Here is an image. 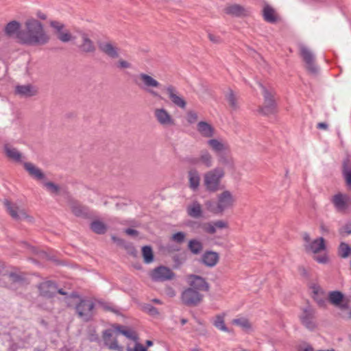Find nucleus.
I'll return each instance as SVG.
<instances>
[{
    "label": "nucleus",
    "instance_id": "nucleus-20",
    "mask_svg": "<svg viewBox=\"0 0 351 351\" xmlns=\"http://www.w3.org/2000/svg\"><path fill=\"white\" fill-rule=\"evenodd\" d=\"M82 42L78 45L79 50L83 53H94L96 51V46L94 42L88 37V34H81Z\"/></svg>",
    "mask_w": 351,
    "mask_h": 351
},
{
    "label": "nucleus",
    "instance_id": "nucleus-6",
    "mask_svg": "<svg viewBox=\"0 0 351 351\" xmlns=\"http://www.w3.org/2000/svg\"><path fill=\"white\" fill-rule=\"evenodd\" d=\"M302 239L304 241V248L307 253L315 254L326 250L325 239L323 237H318L312 241L310 234L308 232H304Z\"/></svg>",
    "mask_w": 351,
    "mask_h": 351
},
{
    "label": "nucleus",
    "instance_id": "nucleus-4",
    "mask_svg": "<svg viewBox=\"0 0 351 351\" xmlns=\"http://www.w3.org/2000/svg\"><path fill=\"white\" fill-rule=\"evenodd\" d=\"M259 86L262 88L264 102L263 106L258 107V112L264 115L275 113L277 110L275 92L273 89H268L261 84H259Z\"/></svg>",
    "mask_w": 351,
    "mask_h": 351
},
{
    "label": "nucleus",
    "instance_id": "nucleus-52",
    "mask_svg": "<svg viewBox=\"0 0 351 351\" xmlns=\"http://www.w3.org/2000/svg\"><path fill=\"white\" fill-rule=\"evenodd\" d=\"M197 119L198 116L195 112L191 110L187 112L186 120L189 123L192 124L195 123Z\"/></svg>",
    "mask_w": 351,
    "mask_h": 351
},
{
    "label": "nucleus",
    "instance_id": "nucleus-57",
    "mask_svg": "<svg viewBox=\"0 0 351 351\" xmlns=\"http://www.w3.org/2000/svg\"><path fill=\"white\" fill-rule=\"evenodd\" d=\"M144 308L145 310L151 315H156L158 314L157 308L151 304H147Z\"/></svg>",
    "mask_w": 351,
    "mask_h": 351
},
{
    "label": "nucleus",
    "instance_id": "nucleus-38",
    "mask_svg": "<svg viewBox=\"0 0 351 351\" xmlns=\"http://www.w3.org/2000/svg\"><path fill=\"white\" fill-rule=\"evenodd\" d=\"M114 328L116 330H117L119 333L122 334L123 335L125 336L127 338L132 339L134 341H138V336L136 335V333L132 330L124 329L121 326H114Z\"/></svg>",
    "mask_w": 351,
    "mask_h": 351
},
{
    "label": "nucleus",
    "instance_id": "nucleus-58",
    "mask_svg": "<svg viewBox=\"0 0 351 351\" xmlns=\"http://www.w3.org/2000/svg\"><path fill=\"white\" fill-rule=\"evenodd\" d=\"M208 37L209 40L215 44H219L222 43V39L219 36H216L213 34H208Z\"/></svg>",
    "mask_w": 351,
    "mask_h": 351
},
{
    "label": "nucleus",
    "instance_id": "nucleus-13",
    "mask_svg": "<svg viewBox=\"0 0 351 351\" xmlns=\"http://www.w3.org/2000/svg\"><path fill=\"white\" fill-rule=\"evenodd\" d=\"M187 282L190 288L200 291H208L210 289L209 284L203 277L195 274H191L187 276Z\"/></svg>",
    "mask_w": 351,
    "mask_h": 351
},
{
    "label": "nucleus",
    "instance_id": "nucleus-23",
    "mask_svg": "<svg viewBox=\"0 0 351 351\" xmlns=\"http://www.w3.org/2000/svg\"><path fill=\"white\" fill-rule=\"evenodd\" d=\"M23 27L19 21H12L9 22L4 28L5 34L10 37L14 38L18 40V34L21 32Z\"/></svg>",
    "mask_w": 351,
    "mask_h": 351
},
{
    "label": "nucleus",
    "instance_id": "nucleus-43",
    "mask_svg": "<svg viewBox=\"0 0 351 351\" xmlns=\"http://www.w3.org/2000/svg\"><path fill=\"white\" fill-rule=\"evenodd\" d=\"M199 226H200L206 233L213 234L216 232L213 221L199 223Z\"/></svg>",
    "mask_w": 351,
    "mask_h": 351
},
{
    "label": "nucleus",
    "instance_id": "nucleus-54",
    "mask_svg": "<svg viewBox=\"0 0 351 351\" xmlns=\"http://www.w3.org/2000/svg\"><path fill=\"white\" fill-rule=\"evenodd\" d=\"M298 351H314L313 346L306 342H303L298 346Z\"/></svg>",
    "mask_w": 351,
    "mask_h": 351
},
{
    "label": "nucleus",
    "instance_id": "nucleus-44",
    "mask_svg": "<svg viewBox=\"0 0 351 351\" xmlns=\"http://www.w3.org/2000/svg\"><path fill=\"white\" fill-rule=\"evenodd\" d=\"M71 210L73 213L77 217L84 216L87 214L86 209L81 205H73Z\"/></svg>",
    "mask_w": 351,
    "mask_h": 351
},
{
    "label": "nucleus",
    "instance_id": "nucleus-30",
    "mask_svg": "<svg viewBox=\"0 0 351 351\" xmlns=\"http://www.w3.org/2000/svg\"><path fill=\"white\" fill-rule=\"evenodd\" d=\"M189 186L193 191L198 190L200 184V176L196 169H191L188 172Z\"/></svg>",
    "mask_w": 351,
    "mask_h": 351
},
{
    "label": "nucleus",
    "instance_id": "nucleus-17",
    "mask_svg": "<svg viewBox=\"0 0 351 351\" xmlns=\"http://www.w3.org/2000/svg\"><path fill=\"white\" fill-rule=\"evenodd\" d=\"M175 274L168 267L160 266L154 269L152 274V278L155 281H166L173 279Z\"/></svg>",
    "mask_w": 351,
    "mask_h": 351
},
{
    "label": "nucleus",
    "instance_id": "nucleus-61",
    "mask_svg": "<svg viewBox=\"0 0 351 351\" xmlns=\"http://www.w3.org/2000/svg\"><path fill=\"white\" fill-rule=\"evenodd\" d=\"M125 232L128 234V235H130V236H134V237H136L138 235V232L134 229H132V228H127L125 230Z\"/></svg>",
    "mask_w": 351,
    "mask_h": 351
},
{
    "label": "nucleus",
    "instance_id": "nucleus-16",
    "mask_svg": "<svg viewBox=\"0 0 351 351\" xmlns=\"http://www.w3.org/2000/svg\"><path fill=\"white\" fill-rule=\"evenodd\" d=\"M165 91L168 95L169 99L176 106L184 109L186 106V102L180 95L177 88L173 85H169L165 88Z\"/></svg>",
    "mask_w": 351,
    "mask_h": 351
},
{
    "label": "nucleus",
    "instance_id": "nucleus-1",
    "mask_svg": "<svg viewBox=\"0 0 351 351\" xmlns=\"http://www.w3.org/2000/svg\"><path fill=\"white\" fill-rule=\"evenodd\" d=\"M50 36L43 24L36 19H28L18 34V43L28 46H43L49 42Z\"/></svg>",
    "mask_w": 351,
    "mask_h": 351
},
{
    "label": "nucleus",
    "instance_id": "nucleus-41",
    "mask_svg": "<svg viewBox=\"0 0 351 351\" xmlns=\"http://www.w3.org/2000/svg\"><path fill=\"white\" fill-rule=\"evenodd\" d=\"M213 324L217 328H218L220 330L227 332H230V330L225 324L224 317L223 315H217Z\"/></svg>",
    "mask_w": 351,
    "mask_h": 351
},
{
    "label": "nucleus",
    "instance_id": "nucleus-35",
    "mask_svg": "<svg viewBox=\"0 0 351 351\" xmlns=\"http://www.w3.org/2000/svg\"><path fill=\"white\" fill-rule=\"evenodd\" d=\"M90 229L96 234H103L107 230L106 225L101 221H93L90 225Z\"/></svg>",
    "mask_w": 351,
    "mask_h": 351
},
{
    "label": "nucleus",
    "instance_id": "nucleus-11",
    "mask_svg": "<svg viewBox=\"0 0 351 351\" xmlns=\"http://www.w3.org/2000/svg\"><path fill=\"white\" fill-rule=\"evenodd\" d=\"M301 323L308 330H314L317 325L315 323V311L308 306L302 309V313L300 315Z\"/></svg>",
    "mask_w": 351,
    "mask_h": 351
},
{
    "label": "nucleus",
    "instance_id": "nucleus-59",
    "mask_svg": "<svg viewBox=\"0 0 351 351\" xmlns=\"http://www.w3.org/2000/svg\"><path fill=\"white\" fill-rule=\"evenodd\" d=\"M315 260L319 263L325 264L328 263V257L326 254H323L321 256H315Z\"/></svg>",
    "mask_w": 351,
    "mask_h": 351
},
{
    "label": "nucleus",
    "instance_id": "nucleus-55",
    "mask_svg": "<svg viewBox=\"0 0 351 351\" xmlns=\"http://www.w3.org/2000/svg\"><path fill=\"white\" fill-rule=\"evenodd\" d=\"M214 226L215 227V231H217V229H223L227 228L228 227V222L223 220H217L215 221H213Z\"/></svg>",
    "mask_w": 351,
    "mask_h": 351
},
{
    "label": "nucleus",
    "instance_id": "nucleus-64",
    "mask_svg": "<svg viewBox=\"0 0 351 351\" xmlns=\"http://www.w3.org/2000/svg\"><path fill=\"white\" fill-rule=\"evenodd\" d=\"M317 128L320 130H327L328 124L324 122L318 123L317 125Z\"/></svg>",
    "mask_w": 351,
    "mask_h": 351
},
{
    "label": "nucleus",
    "instance_id": "nucleus-50",
    "mask_svg": "<svg viewBox=\"0 0 351 351\" xmlns=\"http://www.w3.org/2000/svg\"><path fill=\"white\" fill-rule=\"evenodd\" d=\"M339 234L342 236L351 234V221L346 223L339 229Z\"/></svg>",
    "mask_w": 351,
    "mask_h": 351
},
{
    "label": "nucleus",
    "instance_id": "nucleus-40",
    "mask_svg": "<svg viewBox=\"0 0 351 351\" xmlns=\"http://www.w3.org/2000/svg\"><path fill=\"white\" fill-rule=\"evenodd\" d=\"M226 99L228 102L230 107L236 110L239 108V104L237 102V97L234 95V92L232 90H230L228 93L226 95Z\"/></svg>",
    "mask_w": 351,
    "mask_h": 351
},
{
    "label": "nucleus",
    "instance_id": "nucleus-32",
    "mask_svg": "<svg viewBox=\"0 0 351 351\" xmlns=\"http://www.w3.org/2000/svg\"><path fill=\"white\" fill-rule=\"evenodd\" d=\"M4 151L6 156L9 159L15 162L21 161L22 154L16 148H14L8 144H5L4 145Z\"/></svg>",
    "mask_w": 351,
    "mask_h": 351
},
{
    "label": "nucleus",
    "instance_id": "nucleus-18",
    "mask_svg": "<svg viewBox=\"0 0 351 351\" xmlns=\"http://www.w3.org/2000/svg\"><path fill=\"white\" fill-rule=\"evenodd\" d=\"M98 47L101 52L112 59L118 58L119 56V49L112 41L99 42Z\"/></svg>",
    "mask_w": 351,
    "mask_h": 351
},
{
    "label": "nucleus",
    "instance_id": "nucleus-15",
    "mask_svg": "<svg viewBox=\"0 0 351 351\" xmlns=\"http://www.w3.org/2000/svg\"><path fill=\"white\" fill-rule=\"evenodd\" d=\"M4 204L11 217L15 220H22L24 219H29L32 220V217L29 216L25 210L19 207L15 204H11L8 200H5Z\"/></svg>",
    "mask_w": 351,
    "mask_h": 351
},
{
    "label": "nucleus",
    "instance_id": "nucleus-26",
    "mask_svg": "<svg viewBox=\"0 0 351 351\" xmlns=\"http://www.w3.org/2000/svg\"><path fill=\"white\" fill-rule=\"evenodd\" d=\"M224 12L226 14L235 17H242L247 15V11L245 8L236 3L226 7L224 8Z\"/></svg>",
    "mask_w": 351,
    "mask_h": 351
},
{
    "label": "nucleus",
    "instance_id": "nucleus-28",
    "mask_svg": "<svg viewBox=\"0 0 351 351\" xmlns=\"http://www.w3.org/2000/svg\"><path fill=\"white\" fill-rule=\"evenodd\" d=\"M263 17L265 21L270 23H276L279 21V17L275 10L268 4L263 7Z\"/></svg>",
    "mask_w": 351,
    "mask_h": 351
},
{
    "label": "nucleus",
    "instance_id": "nucleus-53",
    "mask_svg": "<svg viewBox=\"0 0 351 351\" xmlns=\"http://www.w3.org/2000/svg\"><path fill=\"white\" fill-rule=\"evenodd\" d=\"M205 206H206V208L212 212L214 214H219L220 212H218V210H217V204H215V202H211V201H207L206 203H205Z\"/></svg>",
    "mask_w": 351,
    "mask_h": 351
},
{
    "label": "nucleus",
    "instance_id": "nucleus-9",
    "mask_svg": "<svg viewBox=\"0 0 351 351\" xmlns=\"http://www.w3.org/2000/svg\"><path fill=\"white\" fill-rule=\"evenodd\" d=\"M186 161L191 165H202L206 168L213 165V157L207 149L201 150L198 156L187 158Z\"/></svg>",
    "mask_w": 351,
    "mask_h": 351
},
{
    "label": "nucleus",
    "instance_id": "nucleus-29",
    "mask_svg": "<svg viewBox=\"0 0 351 351\" xmlns=\"http://www.w3.org/2000/svg\"><path fill=\"white\" fill-rule=\"evenodd\" d=\"M23 167L32 178L38 180H41L45 178V176L42 170L36 167L34 164L26 162H24Z\"/></svg>",
    "mask_w": 351,
    "mask_h": 351
},
{
    "label": "nucleus",
    "instance_id": "nucleus-31",
    "mask_svg": "<svg viewBox=\"0 0 351 351\" xmlns=\"http://www.w3.org/2000/svg\"><path fill=\"white\" fill-rule=\"evenodd\" d=\"M187 214L193 218L199 219L203 216L202 205L197 201H194L186 208Z\"/></svg>",
    "mask_w": 351,
    "mask_h": 351
},
{
    "label": "nucleus",
    "instance_id": "nucleus-47",
    "mask_svg": "<svg viewBox=\"0 0 351 351\" xmlns=\"http://www.w3.org/2000/svg\"><path fill=\"white\" fill-rule=\"evenodd\" d=\"M186 239V234L183 232H178L171 237V240L178 243H182Z\"/></svg>",
    "mask_w": 351,
    "mask_h": 351
},
{
    "label": "nucleus",
    "instance_id": "nucleus-22",
    "mask_svg": "<svg viewBox=\"0 0 351 351\" xmlns=\"http://www.w3.org/2000/svg\"><path fill=\"white\" fill-rule=\"evenodd\" d=\"M350 198L348 195L339 193L335 195L332 199V203L337 210L342 211L348 208Z\"/></svg>",
    "mask_w": 351,
    "mask_h": 351
},
{
    "label": "nucleus",
    "instance_id": "nucleus-14",
    "mask_svg": "<svg viewBox=\"0 0 351 351\" xmlns=\"http://www.w3.org/2000/svg\"><path fill=\"white\" fill-rule=\"evenodd\" d=\"M157 122L163 127L175 125V120L170 113L165 108H156L154 112Z\"/></svg>",
    "mask_w": 351,
    "mask_h": 351
},
{
    "label": "nucleus",
    "instance_id": "nucleus-37",
    "mask_svg": "<svg viewBox=\"0 0 351 351\" xmlns=\"http://www.w3.org/2000/svg\"><path fill=\"white\" fill-rule=\"evenodd\" d=\"M351 254V247L346 243L341 242L338 247V255L343 258H348Z\"/></svg>",
    "mask_w": 351,
    "mask_h": 351
},
{
    "label": "nucleus",
    "instance_id": "nucleus-56",
    "mask_svg": "<svg viewBox=\"0 0 351 351\" xmlns=\"http://www.w3.org/2000/svg\"><path fill=\"white\" fill-rule=\"evenodd\" d=\"M131 66L132 64L123 59H120L117 62V67L119 69H129Z\"/></svg>",
    "mask_w": 351,
    "mask_h": 351
},
{
    "label": "nucleus",
    "instance_id": "nucleus-46",
    "mask_svg": "<svg viewBox=\"0 0 351 351\" xmlns=\"http://www.w3.org/2000/svg\"><path fill=\"white\" fill-rule=\"evenodd\" d=\"M45 186L47 187L48 191L53 194H58L60 192V186L52 182H45Z\"/></svg>",
    "mask_w": 351,
    "mask_h": 351
},
{
    "label": "nucleus",
    "instance_id": "nucleus-25",
    "mask_svg": "<svg viewBox=\"0 0 351 351\" xmlns=\"http://www.w3.org/2000/svg\"><path fill=\"white\" fill-rule=\"evenodd\" d=\"M197 130L200 135L205 138H211L214 136L215 128L206 121H199L197 124Z\"/></svg>",
    "mask_w": 351,
    "mask_h": 351
},
{
    "label": "nucleus",
    "instance_id": "nucleus-8",
    "mask_svg": "<svg viewBox=\"0 0 351 351\" xmlns=\"http://www.w3.org/2000/svg\"><path fill=\"white\" fill-rule=\"evenodd\" d=\"M204 295L193 288L188 287L181 293V301L187 306H197L203 300Z\"/></svg>",
    "mask_w": 351,
    "mask_h": 351
},
{
    "label": "nucleus",
    "instance_id": "nucleus-5",
    "mask_svg": "<svg viewBox=\"0 0 351 351\" xmlns=\"http://www.w3.org/2000/svg\"><path fill=\"white\" fill-rule=\"evenodd\" d=\"M300 56L304 62L305 68L309 74L316 76L319 73V68L315 61V58L312 51L304 45L299 46Z\"/></svg>",
    "mask_w": 351,
    "mask_h": 351
},
{
    "label": "nucleus",
    "instance_id": "nucleus-62",
    "mask_svg": "<svg viewBox=\"0 0 351 351\" xmlns=\"http://www.w3.org/2000/svg\"><path fill=\"white\" fill-rule=\"evenodd\" d=\"M165 292H166V294H167L168 296L171 297V298H173V297H174V296L176 295V291H175V290H174L173 288H171V287H167V288L166 289Z\"/></svg>",
    "mask_w": 351,
    "mask_h": 351
},
{
    "label": "nucleus",
    "instance_id": "nucleus-60",
    "mask_svg": "<svg viewBox=\"0 0 351 351\" xmlns=\"http://www.w3.org/2000/svg\"><path fill=\"white\" fill-rule=\"evenodd\" d=\"M127 351H147V348L145 347H144L142 344H141L139 343H136L135 344V346L133 350L130 348H128Z\"/></svg>",
    "mask_w": 351,
    "mask_h": 351
},
{
    "label": "nucleus",
    "instance_id": "nucleus-34",
    "mask_svg": "<svg viewBox=\"0 0 351 351\" xmlns=\"http://www.w3.org/2000/svg\"><path fill=\"white\" fill-rule=\"evenodd\" d=\"M188 249L193 254L197 255L202 252L203 244L197 239H191L188 243Z\"/></svg>",
    "mask_w": 351,
    "mask_h": 351
},
{
    "label": "nucleus",
    "instance_id": "nucleus-33",
    "mask_svg": "<svg viewBox=\"0 0 351 351\" xmlns=\"http://www.w3.org/2000/svg\"><path fill=\"white\" fill-rule=\"evenodd\" d=\"M16 93L22 96V97H31L36 95V91L33 88V87L29 85H22V86H16L15 89Z\"/></svg>",
    "mask_w": 351,
    "mask_h": 351
},
{
    "label": "nucleus",
    "instance_id": "nucleus-39",
    "mask_svg": "<svg viewBox=\"0 0 351 351\" xmlns=\"http://www.w3.org/2000/svg\"><path fill=\"white\" fill-rule=\"evenodd\" d=\"M142 254L145 263H150L154 260L152 249L150 246L146 245L142 248Z\"/></svg>",
    "mask_w": 351,
    "mask_h": 351
},
{
    "label": "nucleus",
    "instance_id": "nucleus-24",
    "mask_svg": "<svg viewBox=\"0 0 351 351\" xmlns=\"http://www.w3.org/2000/svg\"><path fill=\"white\" fill-rule=\"evenodd\" d=\"M112 331L111 330H106L103 332V339L106 346L110 350L121 351L123 347L119 346L116 339H112Z\"/></svg>",
    "mask_w": 351,
    "mask_h": 351
},
{
    "label": "nucleus",
    "instance_id": "nucleus-21",
    "mask_svg": "<svg viewBox=\"0 0 351 351\" xmlns=\"http://www.w3.org/2000/svg\"><path fill=\"white\" fill-rule=\"evenodd\" d=\"M219 261V253L211 250L205 251L200 258V262L208 267H215L218 263Z\"/></svg>",
    "mask_w": 351,
    "mask_h": 351
},
{
    "label": "nucleus",
    "instance_id": "nucleus-63",
    "mask_svg": "<svg viewBox=\"0 0 351 351\" xmlns=\"http://www.w3.org/2000/svg\"><path fill=\"white\" fill-rule=\"evenodd\" d=\"M319 228L322 233H329L330 232L328 227L323 223L320 224Z\"/></svg>",
    "mask_w": 351,
    "mask_h": 351
},
{
    "label": "nucleus",
    "instance_id": "nucleus-51",
    "mask_svg": "<svg viewBox=\"0 0 351 351\" xmlns=\"http://www.w3.org/2000/svg\"><path fill=\"white\" fill-rule=\"evenodd\" d=\"M50 25L56 31L57 35L62 32L64 27V24L56 21H51Z\"/></svg>",
    "mask_w": 351,
    "mask_h": 351
},
{
    "label": "nucleus",
    "instance_id": "nucleus-42",
    "mask_svg": "<svg viewBox=\"0 0 351 351\" xmlns=\"http://www.w3.org/2000/svg\"><path fill=\"white\" fill-rule=\"evenodd\" d=\"M57 38L62 43H68L75 39V37L66 29L57 35Z\"/></svg>",
    "mask_w": 351,
    "mask_h": 351
},
{
    "label": "nucleus",
    "instance_id": "nucleus-12",
    "mask_svg": "<svg viewBox=\"0 0 351 351\" xmlns=\"http://www.w3.org/2000/svg\"><path fill=\"white\" fill-rule=\"evenodd\" d=\"M328 301L333 306L341 310L350 308L349 300L344 298L343 294L339 291H332L328 293Z\"/></svg>",
    "mask_w": 351,
    "mask_h": 351
},
{
    "label": "nucleus",
    "instance_id": "nucleus-2",
    "mask_svg": "<svg viewBox=\"0 0 351 351\" xmlns=\"http://www.w3.org/2000/svg\"><path fill=\"white\" fill-rule=\"evenodd\" d=\"M132 82L135 85L145 90L153 97L162 99L160 95L154 90V88H159L160 84L152 76L145 73H140L138 75H133Z\"/></svg>",
    "mask_w": 351,
    "mask_h": 351
},
{
    "label": "nucleus",
    "instance_id": "nucleus-36",
    "mask_svg": "<svg viewBox=\"0 0 351 351\" xmlns=\"http://www.w3.org/2000/svg\"><path fill=\"white\" fill-rule=\"evenodd\" d=\"M232 324L241 327L243 330L247 331L251 329L252 325L249 320L245 317H240L234 319L232 321Z\"/></svg>",
    "mask_w": 351,
    "mask_h": 351
},
{
    "label": "nucleus",
    "instance_id": "nucleus-7",
    "mask_svg": "<svg viewBox=\"0 0 351 351\" xmlns=\"http://www.w3.org/2000/svg\"><path fill=\"white\" fill-rule=\"evenodd\" d=\"M95 306L92 300L81 299L75 306L76 313L82 321L88 322L95 315Z\"/></svg>",
    "mask_w": 351,
    "mask_h": 351
},
{
    "label": "nucleus",
    "instance_id": "nucleus-49",
    "mask_svg": "<svg viewBox=\"0 0 351 351\" xmlns=\"http://www.w3.org/2000/svg\"><path fill=\"white\" fill-rule=\"evenodd\" d=\"M9 278L12 282L15 283H21L25 280V278L22 275L14 272L9 274Z\"/></svg>",
    "mask_w": 351,
    "mask_h": 351
},
{
    "label": "nucleus",
    "instance_id": "nucleus-27",
    "mask_svg": "<svg viewBox=\"0 0 351 351\" xmlns=\"http://www.w3.org/2000/svg\"><path fill=\"white\" fill-rule=\"evenodd\" d=\"M207 145L217 154H220L228 149V145L216 138H212L207 141Z\"/></svg>",
    "mask_w": 351,
    "mask_h": 351
},
{
    "label": "nucleus",
    "instance_id": "nucleus-45",
    "mask_svg": "<svg viewBox=\"0 0 351 351\" xmlns=\"http://www.w3.org/2000/svg\"><path fill=\"white\" fill-rule=\"evenodd\" d=\"M343 174L347 184L351 186V168L348 167L345 162L343 167Z\"/></svg>",
    "mask_w": 351,
    "mask_h": 351
},
{
    "label": "nucleus",
    "instance_id": "nucleus-10",
    "mask_svg": "<svg viewBox=\"0 0 351 351\" xmlns=\"http://www.w3.org/2000/svg\"><path fill=\"white\" fill-rule=\"evenodd\" d=\"M235 199L230 191L226 190L217 195V210L222 213L234 206Z\"/></svg>",
    "mask_w": 351,
    "mask_h": 351
},
{
    "label": "nucleus",
    "instance_id": "nucleus-3",
    "mask_svg": "<svg viewBox=\"0 0 351 351\" xmlns=\"http://www.w3.org/2000/svg\"><path fill=\"white\" fill-rule=\"evenodd\" d=\"M225 176V171L221 167H215L204 174V185L207 191L215 193L221 189V180Z\"/></svg>",
    "mask_w": 351,
    "mask_h": 351
},
{
    "label": "nucleus",
    "instance_id": "nucleus-48",
    "mask_svg": "<svg viewBox=\"0 0 351 351\" xmlns=\"http://www.w3.org/2000/svg\"><path fill=\"white\" fill-rule=\"evenodd\" d=\"M218 156V162L223 165H232V160L231 158L225 156L223 153L217 155Z\"/></svg>",
    "mask_w": 351,
    "mask_h": 351
},
{
    "label": "nucleus",
    "instance_id": "nucleus-19",
    "mask_svg": "<svg viewBox=\"0 0 351 351\" xmlns=\"http://www.w3.org/2000/svg\"><path fill=\"white\" fill-rule=\"evenodd\" d=\"M40 295L45 298H51L57 293V285L51 280L43 282L38 285Z\"/></svg>",
    "mask_w": 351,
    "mask_h": 351
}]
</instances>
